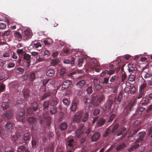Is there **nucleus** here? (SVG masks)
Listing matches in <instances>:
<instances>
[{"label": "nucleus", "instance_id": "bb28decb", "mask_svg": "<svg viewBox=\"0 0 152 152\" xmlns=\"http://www.w3.org/2000/svg\"><path fill=\"white\" fill-rule=\"evenodd\" d=\"M145 73L144 74L143 76L144 78L145 79H148L151 78L152 77V74L151 73H148L145 72Z\"/></svg>", "mask_w": 152, "mask_h": 152}, {"label": "nucleus", "instance_id": "ddd939ff", "mask_svg": "<svg viewBox=\"0 0 152 152\" xmlns=\"http://www.w3.org/2000/svg\"><path fill=\"white\" fill-rule=\"evenodd\" d=\"M126 128L125 127H122V128L119 130V131L118 132L117 134V136H118L120 135H122V138L124 137L126 135V132H125Z\"/></svg>", "mask_w": 152, "mask_h": 152}, {"label": "nucleus", "instance_id": "9b49d317", "mask_svg": "<svg viewBox=\"0 0 152 152\" xmlns=\"http://www.w3.org/2000/svg\"><path fill=\"white\" fill-rule=\"evenodd\" d=\"M128 69L129 72H130L132 71H137L138 70L135 65L132 64H130L128 65Z\"/></svg>", "mask_w": 152, "mask_h": 152}, {"label": "nucleus", "instance_id": "13d9d810", "mask_svg": "<svg viewBox=\"0 0 152 152\" xmlns=\"http://www.w3.org/2000/svg\"><path fill=\"white\" fill-rule=\"evenodd\" d=\"M108 71L107 70H105L100 75L101 76H103L106 75V74L108 75Z\"/></svg>", "mask_w": 152, "mask_h": 152}, {"label": "nucleus", "instance_id": "f3484780", "mask_svg": "<svg viewBox=\"0 0 152 152\" xmlns=\"http://www.w3.org/2000/svg\"><path fill=\"white\" fill-rule=\"evenodd\" d=\"M18 152H29L23 145L20 146L18 149Z\"/></svg>", "mask_w": 152, "mask_h": 152}, {"label": "nucleus", "instance_id": "aec40b11", "mask_svg": "<svg viewBox=\"0 0 152 152\" xmlns=\"http://www.w3.org/2000/svg\"><path fill=\"white\" fill-rule=\"evenodd\" d=\"M9 102H3L2 103L1 107L3 109L5 110L8 108L9 107Z\"/></svg>", "mask_w": 152, "mask_h": 152}, {"label": "nucleus", "instance_id": "680f3d73", "mask_svg": "<svg viewBox=\"0 0 152 152\" xmlns=\"http://www.w3.org/2000/svg\"><path fill=\"white\" fill-rule=\"evenodd\" d=\"M10 34V31L8 30L7 31H5L2 34V36L3 37H5L8 36Z\"/></svg>", "mask_w": 152, "mask_h": 152}, {"label": "nucleus", "instance_id": "f03ea898", "mask_svg": "<svg viewBox=\"0 0 152 152\" xmlns=\"http://www.w3.org/2000/svg\"><path fill=\"white\" fill-rule=\"evenodd\" d=\"M136 104V101L134 100H131L130 102L124 110L122 114L124 116L126 115L129 111H131L132 108Z\"/></svg>", "mask_w": 152, "mask_h": 152}, {"label": "nucleus", "instance_id": "cd10ccee", "mask_svg": "<svg viewBox=\"0 0 152 152\" xmlns=\"http://www.w3.org/2000/svg\"><path fill=\"white\" fill-rule=\"evenodd\" d=\"M113 102V101L111 99H109L107 103V105L108 110H110L111 108Z\"/></svg>", "mask_w": 152, "mask_h": 152}, {"label": "nucleus", "instance_id": "5701e85b", "mask_svg": "<svg viewBox=\"0 0 152 152\" xmlns=\"http://www.w3.org/2000/svg\"><path fill=\"white\" fill-rule=\"evenodd\" d=\"M58 99L57 98L52 99L50 102L51 106H56L58 104Z\"/></svg>", "mask_w": 152, "mask_h": 152}, {"label": "nucleus", "instance_id": "b1692460", "mask_svg": "<svg viewBox=\"0 0 152 152\" xmlns=\"http://www.w3.org/2000/svg\"><path fill=\"white\" fill-rule=\"evenodd\" d=\"M4 118L5 120H9L10 119V111H7L4 113Z\"/></svg>", "mask_w": 152, "mask_h": 152}, {"label": "nucleus", "instance_id": "4be33fe9", "mask_svg": "<svg viewBox=\"0 0 152 152\" xmlns=\"http://www.w3.org/2000/svg\"><path fill=\"white\" fill-rule=\"evenodd\" d=\"M92 69L95 70V71L96 72H99L100 69V67L98 64L95 65L91 67Z\"/></svg>", "mask_w": 152, "mask_h": 152}, {"label": "nucleus", "instance_id": "f257e3e1", "mask_svg": "<svg viewBox=\"0 0 152 152\" xmlns=\"http://www.w3.org/2000/svg\"><path fill=\"white\" fill-rule=\"evenodd\" d=\"M145 134V132H140L139 133V134L140 136L139 139L136 140V142L132 145L129 149V151L136 149L139 145L141 144V142L143 140V137Z\"/></svg>", "mask_w": 152, "mask_h": 152}, {"label": "nucleus", "instance_id": "58836bf2", "mask_svg": "<svg viewBox=\"0 0 152 152\" xmlns=\"http://www.w3.org/2000/svg\"><path fill=\"white\" fill-rule=\"evenodd\" d=\"M67 127V124H60L59 127L62 130L66 129Z\"/></svg>", "mask_w": 152, "mask_h": 152}, {"label": "nucleus", "instance_id": "09e8293b", "mask_svg": "<svg viewBox=\"0 0 152 152\" xmlns=\"http://www.w3.org/2000/svg\"><path fill=\"white\" fill-rule=\"evenodd\" d=\"M83 58H82L79 60L78 61V63L77 64V65L78 66H80L82 65L83 64Z\"/></svg>", "mask_w": 152, "mask_h": 152}, {"label": "nucleus", "instance_id": "4d7b16f0", "mask_svg": "<svg viewBox=\"0 0 152 152\" xmlns=\"http://www.w3.org/2000/svg\"><path fill=\"white\" fill-rule=\"evenodd\" d=\"M6 27V25L5 24L0 23V29H4Z\"/></svg>", "mask_w": 152, "mask_h": 152}, {"label": "nucleus", "instance_id": "bf43d9fd", "mask_svg": "<svg viewBox=\"0 0 152 152\" xmlns=\"http://www.w3.org/2000/svg\"><path fill=\"white\" fill-rule=\"evenodd\" d=\"M15 35L18 38L21 39L22 38L21 34L18 32H16L15 33Z\"/></svg>", "mask_w": 152, "mask_h": 152}, {"label": "nucleus", "instance_id": "a19ab883", "mask_svg": "<svg viewBox=\"0 0 152 152\" xmlns=\"http://www.w3.org/2000/svg\"><path fill=\"white\" fill-rule=\"evenodd\" d=\"M144 102H142L141 104L142 105H146L148 104L149 102V99L148 98H145L144 99Z\"/></svg>", "mask_w": 152, "mask_h": 152}, {"label": "nucleus", "instance_id": "a878e982", "mask_svg": "<svg viewBox=\"0 0 152 152\" xmlns=\"http://www.w3.org/2000/svg\"><path fill=\"white\" fill-rule=\"evenodd\" d=\"M28 120L30 124H34L36 122L37 119L33 117H30L28 118Z\"/></svg>", "mask_w": 152, "mask_h": 152}, {"label": "nucleus", "instance_id": "1a4fd4ad", "mask_svg": "<svg viewBox=\"0 0 152 152\" xmlns=\"http://www.w3.org/2000/svg\"><path fill=\"white\" fill-rule=\"evenodd\" d=\"M71 82L70 81L67 80L64 82L63 84L61 89L62 90H64L68 88L71 84Z\"/></svg>", "mask_w": 152, "mask_h": 152}, {"label": "nucleus", "instance_id": "f704fd0d", "mask_svg": "<svg viewBox=\"0 0 152 152\" xmlns=\"http://www.w3.org/2000/svg\"><path fill=\"white\" fill-rule=\"evenodd\" d=\"M57 112V109L56 108L53 107L50 109V112L52 114H55Z\"/></svg>", "mask_w": 152, "mask_h": 152}, {"label": "nucleus", "instance_id": "4468645a", "mask_svg": "<svg viewBox=\"0 0 152 152\" xmlns=\"http://www.w3.org/2000/svg\"><path fill=\"white\" fill-rule=\"evenodd\" d=\"M100 136V134L98 132L95 133L91 137V140L94 141H95L97 140Z\"/></svg>", "mask_w": 152, "mask_h": 152}, {"label": "nucleus", "instance_id": "7c9ffc66", "mask_svg": "<svg viewBox=\"0 0 152 152\" xmlns=\"http://www.w3.org/2000/svg\"><path fill=\"white\" fill-rule=\"evenodd\" d=\"M125 147V145L124 143H122L118 145L116 148V150L118 151L124 148Z\"/></svg>", "mask_w": 152, "mask_h": 152}, {"label": "nucleus", "instance_id": "6e6d98bb", "mask_svg": "<svg viewBox=\"0 0 152 152\" xmlns=\"http://www.w3.org/2000/svg\"><path fill=\"white\" fill-rule=\"evenodd\" d=\"M105 119L103 118H100L98 121V122L97 124H104L105 122Z\"/></svg>", "mask_w": 152, "mask_h": 152}, {"label": "nucleus", "instance_id": "e433bc0d", "mask_svg": "<svg viewBox=\"0 0 152 152\" xmlns=\"http://www.w3.org/2000/svg\"><path fill=\"white\" fill-rule=\"evenodd\" d=\"M122 97V94L121 92H120L118 94L117 98V102H120L121 100V99Z\"/></svg>", "mask_w": 152, "mask_h": 152}, {"label": "nucleus", "instance_id": "37998d69", "mask_svg": "<svg viewBox=\"0 0 152 152\" xmlns=\"http://www.w3.org/2000/svg\"><path fill=\"white\" fill-rule=\"evenodd\" d=\"M95 89L96 90L98 91L102 88V86L99 83L95 85Z\"/></svg>", "mask_w": 152, "mask_h": 152}, {"label": "nucleus", "instance_id": "473e14b6", "mask_svg": "<svg viewBox=\"0 0 152 152\" xmlns=\"http://www.w3.org/2000/svg\"><path fill=\"white\" fill-rule=\"evenodd\" d=\"M115 116V114H112L110 116L109 119L108 120L107 122H111L113 120Z\"/></svg>", "mask_w": 152, "mask_h": 152}, {"label": "nucleus", "instance_id": "ea45409f", "mask_svg": "<svg viewBox=\"0 0 152 152\" xmlns=\"http://www.w3.org/2000/svg\"><path fill=\"white\" fill-rule=\"evenodd\" d=\"M145 83L147 84V86H152V78L151 80H144Z\"/></svg>", "mask_w": 152, "mask_h": 152}, {"label": "nucleus", "instance_id": "e2e57ef3", "mask_svg": "<svg viewBox=\"0 0 152 152\" xmlns=\"http://www.w3.org/2000/svg\"><path fill=\"white\" fill-rule=\"evenodd\" d=\"M119 124H115L114 126L113 127L112 132H114L119 127Z\"/></svg>", "mask_w": 152, "mask_h": 152}, {"label": "nucleus", "instance_id": "6ab92c4d", "mask_svg": "<svg viewBox=\"0 0 152 152\" xmlns=\"http://www.w3.org/2000/svg\"><path fill=\"white\" fill-rule=\"evenodd\" d=\"M52 93L50 92H47L44 94L42 96L41 99L42 100H44L47 98L49 97L50 96Z\"/></svg>", "mask_w": 152, "mask_h": 152}, {"label": "nucleus", "instance_id": "3c124183", "mask_svg": "<svg viewBox=\"0 0 152 152\" xmlns=\"http://www.w3.org/2000/svg\"><path fill=\"white\" fill-rule=\"evenodd\" d=\"M30 138V136L28 133L25 134L24 137V140L27 141L29 140Z\"/></svg>", "mask_w": 152, "mask_h": 152}, {"label": "nucleus", "instance_id": "2eb2a0df", "mask_svg": "<svg viewBox=\"0 0 152 152\" xmlns=\"http://www.w3.org/2000/svg\"><path fill=\"white\" fill-rule=\"evenodd\" d=\"M145 108L143 107H139L136 110L135 114L137 115H140L142 114V112L145 110Z\"/></svg>", "mask_w": 152, "mask_h": 152}, {"label": "nucleus", "instance_id": "6e6552de", "mask_svg": "<svg viewBox=\"0 0 152 152\" xmlns=\"http://www.w3.org/2000/svg\"><path fill=\"white\" fill-rule=\"evenodd\" d=\"M66 145L70 147H73L76 144V142L73 139L67 138L66 140Z\"/></svg>", "mask_w": 152, "mask_h": 152}, {"label": "nucleus", "instance_id": "69168bd1", "mask_svg": "<svg viewBox=\"0 0 152 152\" xmlns=\"http://www.w3.org/2000/svg\"><path fill=\"white\" fill-rule=\"evenodd\" d=\"M83 101L84 102V103L85 104H86L88 102V101H89V102H90V101H91L90 99H88V98L85 97L83 98Z\"/></svg>", "mask_w": 152, "mask_h": 152}, {"label": "nucleus", "instance_id": "a18cd8bd", "mask_svg": "<svg viewBox=\"0 0 152 152\" xmlns=\"http://www.w3.org/2000/svg\"><path fill=\"white\" fill-rule=\"evenodd\" d=\"M23 103V101L22 100H18L17 102V104H15V106H20V105H22V104Z\"/></svg>", "mask_w": 152, "mask_h": 152}, {"label": "nucleus", "instance_id": "72a5a7b5", "mask_svg": "<svg viewBox=\"0 0 152 152\" xmlns=\"http://www.w3.org/2000/svg\"><path fill=\"white\" fill-rule=\"evenodd\" d=\"M88 113H85L84 115V118L83 119H82V122L85 123L88 119Z\"/></svg>", "mask_w": 152, "mask_h": 152}, {"label": "nucleus", "instance_id": "864d4df0", "mask_svg": "<svg viewBox=\"0 0 152 152\" xmlns=\"http://www.w3.org/2000/svg\"><path fill=\"white\" fill-rule=\"evenodd\" d=\"M131 86H127L124 89L125 92L126 93H128L130 90Z\"/></svg>", "mask_w": 152, "mask_h": 152}, {"label": "nucleus", "instance_id": "774afa93", "mask_svg": "<svg viewBox=\"0 0 152 152\" xmlns=\"http://www.w3.org/2000/svg\"><path fill=\"white\" fill-rule=\"evenodd\" d=\"M21 59H19L16 62V66H18L20 65L21 62Z\"/></svg>", "mask_w": 152, "mask_h": 152}, {"label": "nucleus", "instance_id": "393cba45", "mask_svg": "<svg viewBox=\"0 0 152 152\" xmlns=\"http://www.w3.org/2000/svg\"><path fill=\"white\" fill-rule=\"evenodd\" d=\"M136 78V75L135 74L134 75H132L131 74L129 77L128 80L130 82H133L134 81Z\"/></svg>", "mask_w": 152, "mask_h": 152}, {"label": "nucleus", "instance_id": "603ef678", "mask_svg": "<svg viewBox=\"0 0 152 152\" xmlns=\"http://www.w3.org/2000/svg\"><path fill=\"white\" fill-rule=\"evenodd\" d=\"M100 112V110L99 109H95L93 115L94 116L99 114Z\"/></svg>", "mask_w": 152, "mask_h": 152}, {"label": "nucleus", "instance_id": "a211bd4d", "mask_svg": "<svg viewBox=\"0 0 152 152\" xmlns=\"http://www.w3.org/2000/svg\"><path fill=\"white\" fill-rule=\"evenodd\" d=\"M55 73L54 70L52 69H50L47 71L46 72V75L49 77H51L53 76Z\"/></svg>", "mask_w": 152, "mask_h": 152}, {"label": "nucleus", "instance_id": "4c0bfd02", "mask_svg": "<svg viewBox=\"0 0 152 152\" xmlns=\"http://www.w3.org/2000/svg\"><path fill=\"white\" fill-rule=\"evenodd\" d=\"M50 104V102L49 101H46L44 102L43 106L44 108H47Z\"/></svg>", "mask_w": 152, "mask_h": 152}, {"label": "nucleus", "instance_id": "338daca9", "mask_svg": "<svg viewBox=\"0 0 152 152\" xmlns=\"http://www.w3.org/2000/svg\"><path fill=\"white\" fill-rule=\"evenodd\" d=\"M17 52L18 54H22L24 53V51L23 50V49H18L17 50Z\"/></svg>", "mask_w": 152, "mask_h": 152}, {"label": "nucleus", "instance_id": "dca6fc26", "mask_svg": "<svg viewBox=\"0 0 152 152\" xmlns=\"http://www.w3.org/2000/svg\"><path fill=\"white\" fill-rule=\"evenodd\" d=\"M83 127V126H81L80 128L78 129L75 132L76 136H77V137H81L83 133L82 131V129Z\"/></svg>", "mask_w": 152, "mask_h": 152}, {"label": "nucleus", "instance_id": "423d86ee", "mask_svg": "<svg viewBox=\"0 0 152 152\" xmlns=\"http://www.w3.org/2000/svg\"><path fill=\"white\" fill-rule=\"evenodd\" d=\"M82 114L83 113L81 111L77 112L74 117L73 121L75 122H78L80 120Z\"/></svg>", "mask_w": 152, "mask_h": 152}, {"label": "nucleus", "instance_id": "8fccbe9b", "mask_svg": "<svg viewBox=\"0 0 152 152\" xmlns=\"http://www.w3.org/2000/svg\"><path fill=\"white\" fill-rule=\"evenodd\" d=\"M50 54V52L48 50H45L44 52V56H46V57L49 56Z\"/></svg>", "mask_w": 152, "mask_h": 152}, {"label": "nucleus", "instance_id": "5fc2aeb1", "mask_svg": "<svg viewBox=\"0 0 152 152\" xmlns=\"http://www.w3.org/2000/svg\"><path fill=\"white\" fill-rule=\"evenodd\" d=\"M109 77H106L104 78L102 83L103 84H107L109 81Z\"/></svg>", "mask_w": 152, "mask_h": 152}, {"label": "nucleus", "instance_id": "0e129e2a", "mask_svg": "<svg viewBox=\"0 0 152 152\" xmlns=\"http://www.w3.org/2000/svg\"><path fill=\"white\" fill-rule=\"evenodd\" d=\"M34 46L36 48H37L39 47H41V44L39 42H37L36 43H34Z\"/></svg>", "mask_w": 152, "mask_h": 152}, {"label": "nucleus", "instance_id": "c756f323", "mask_svg": "<svg viewBox=\"0 0 152 152\" xmlns=\"http://www.w3.org/2000/svg\"><path fill=\"white\" fill-rule=\"evenodd\" d=\"M44 121L47 123L50 124L52 121L51 118L49 117H44Z\"/></svg>", "mask_w": 152, "mask_h": 152}, {"label": "nucleus", "instance_id": "c03bdc74", "mask_svg": "<svg viewBox=\"0 0 152 152\" xmlns=\"http://www.w3.org/2000/svg\"><path fill=\"white\" fill-rule=\"evenodd\" d=\"M59 63V60L58 59H56L53 60L51 63V64L52 65H55Z\"/></svg>", "mask_w": 152, "mask_h": 152}, {"label": "nucleus", "instance_id": "7ed1b4c3", "mask_svg": "<svg viewBox=\"0 0 152 152\" xmlns=\"http://www.w3.org/2000/svg\"><path fill=\"white\" fill-rule=\"evenodd\" d=\"M25 112L24 110L22 109L16 115V118L17 120L22 123H24L26 120V118L23 117L25 114Z\"/></svg>", "mask_w": 152, "mask_h": 152}, {"label": "nucleus", "instance_id": "9d476101", "mask_svg": "<svg viewBox=\"0 0 152 152\" xmlns=\"http://www.w3.org/2000/svg\"><path fill=\"white\" fill-rule=\"evenodd\" d=\"M86 84V82L84 80H80L76 83L75 85L76 87L78 88H82Z\"/></svg>", "mask_w": 152, "mask_h": 152}, {"label": "nucleus", "instance_id": "20e7f679", "mask_svg": "<svg viewBox=\"0 0 152 152\" xmlns=\"http://www.w3.org/2000/svg\"><path fill=\"white\" fill-rule=\"evenodd\" d=\"M37 104L34 102L32 103L31 108H28L27 110V114L29 115L32 114H34V112L37 110Z\"/></svg>", "mask_w": 152, "mask_h": 152}, {"label": "nucleus", "instance_id": "412c9836", "mask_svg": "<svg viewBox=\"0 0 152 152\" xmlns=\"http://www.w3.org/2000/svg\"><path fill=\"white\" fill-rule=\"evenodd\" d=\"M145 94V91H139L138 94L137 96V99H139L141 98L144 96Z\"/></svg>", "mask_w": 152, "mask_h": 152}, {"label": "nucleus", "instance_id": "79ce46f5", "mask_svg": "<svg viewBox=\"0 0 152 152\" xmlns=\"http://www.w3.org/2000/svg\"><path fill=\"white\" fill-rule=\"evenodd\" d=\"M136 88L134 86H132L130 88V93L132 94H134L136 93Z\"/></svg>", "mask_w": 152, "mask_h": 152}, {"label": "nucleus", "instance_id": "49530a36", "mask_svg": "<svg viewBox=\"0 0 152 152\" xmlns=\"http://www.w3.org/2000/svg\"><path fill=\"white\" fill-rule=\"evenodd\" d=\"M63 102L64 105L68 106L69 104V102L67 99H64L63 100Z\"/></svg>", "mask_w": 152, "mask_h": 152}, {"label": "nucleus", "instance_id": "052dcab7", "mask_svg": "<svg viewBox=\"0 0 152 152\" xmlns=\"http://www.w3.org/2000/svg\"><path fill=\"white\" fill-rule=\"evenodd\" d=\"M17 70L19 71L18 73L20 74H22L24 71V69L23 68H18L17 69Z\"/></svg>", "mask_w": 152, "mask_h": 152}, {"label": "nucleus", "instance_id": "f8f14e48", "mask_svg": "<svg viewBox=\"0 0 152 152\" xmlns=\"http://www.w3.org/2000/svg\"><path fill=\"white\" fill-rule=\"evenodd\" d=\"M31 32L30 30L29 29H26L23 32L24 38L25 39H28L31 37Z\"/></svg>", "mask_w": 152, "mask_h": 152}, {"label": "nucleus", "instance_id": "c9c22d12", "mask_svg": "<svg viewBox=\"0 0 152 152\" xmlns=\"http://www.w3.org/2000/svg\"><path fill=\"white\" fill-rule=\"evenodd\" d=\"M147 84L145 83H143L141 85L140 87L139 91H145L144 90L145 88L147 86Z\"/></svg>", "mask_w": 152, "mask_h": 152}, {"label": "nucleus", "instance_id": "de8ad7c7", "mask_svg": "<svg viewBox=\"0 0 152 152\" xmlns=\"http://www.w3.org/2000/svg\"><path fill=\"white\" fill-rule=\"evenodd\" d=\"M86 91L88 94H91L92 93L93 90L92 87L90 86L88 87Z\"/></svg>", "mask_w": 152, "mask_h": 152}, {"label": "nucleus", "instance_id": "39448f33", "mask_svg": "<svg viewBox=\"0 0 152 152\" xmlns=\"http://www.w3.org/2000/svg\"><path fill=\"white\" fill-rule=\"evenodd\" d=\"M104 96L103 95L100 96L95 100H91V102H93L94 106H97L99 105L103 99Z\"/></svg>", "mask_w": 152, "mask_h": 152}, {"label": "nucleus", "instance_id": "c85d7f7f", "mask_svg": "<svg viewBox=\"0 0 152 152\" xmlns=\"http://www.w3.org/2000/svg\"><path fill=\"white\" fill-rule=\"evenodd\" d=\"M23 95L25 99H27L29 96V91L28 90H25L23 92Z\"/></svg>", "mask_w": 152, "mask_h": 152}, {"label": "nucleus", "instance_id": "0eeeda50", "mask_svg": "<svg viewBox=\"0 0 152 152\" xmlns=\"http://www.w3.org/2000/svg\"><path fill=\"white\" fill-rule=\"evenodd\" d=\"M79 102L77 101H74L72 102V105L70 107L71 111L75 112L77 109V106Z\"/></svg>", "mask_w": 152, "mask_h": 152}, {"label": "nucleus", "instance_id": "2f4dec72", "mask_svg": "<svg viewBox=\"0 0 152 152\" xmlns=\"http://www.w3.org/2000/svg\"><path fill=\"white\" fill-rule=\"evenodd\" d=\"M23 58L24 60H27V61H31V56L28 54H25L23 56Z\"/></svg>", "mask_w": 152, "mask_h": 152}]
</instances>
